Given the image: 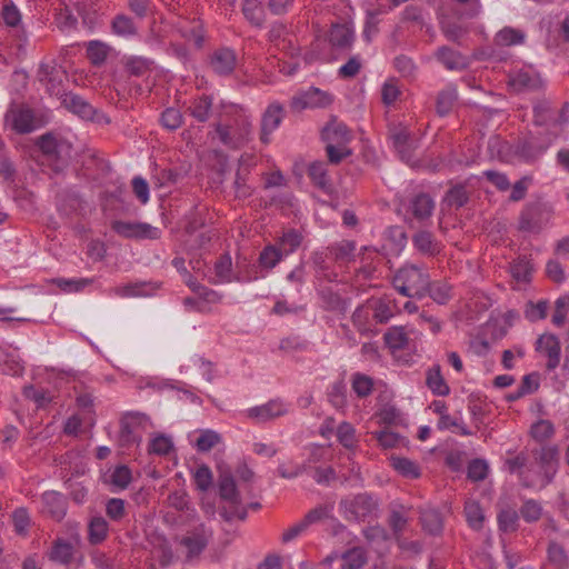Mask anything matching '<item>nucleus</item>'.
Segmentation results:
<instances>
[{"label":"nucleus","instance_id":"1","mask_svg":"<svg viewBox=\"0 0 569 569\" xmlns=\"http://www.w3.org/2000/svg\"><path fill=\"white\" fill-rule=\"evenodd\" d=\"M392 283L403 297L423 298L430 286V276L422 266L406 263L397 270Z\"/></svg>","mask_w":569,"mask_h":569},{"label":"nucleus","instance_id":"2","mask_svg":"<svg viewBox=\"0 0 569 569\" xmlns=\"http://www.w3.org/2000/svg\"><path fill=\"white\" fill-rule=\"evenodd\" d=\"M559 449L557 446H543L533 451L532 466L541 473L525 476L527 488H545L551 483L559 470Z\"/></svg>","mask_w":569,"mask_h":569},{"label":"nucleus","instance_id":"3","mask_svg":"<svg viewBox=\"0 0 569 569\" xmlns=\"http://www.w3.org/2000/svg\"><path fill=\"white\" fill-rule=\"evenodd\" d=\"M252 121L250 117L242 116L234 119L233 123H214V133L219 142L230 150H238L246 146L252 138Z\"/></svg>","mask_w":569,"mask_h":569},{"label":"nucleus","instance_id":"4","mask_svg":"<svg viewBox=\"0 0 569 569\" xmlns=\"http://www.w3.org/2000/svg\"><path fill=\"white\" fill-rule=\"evenodd\" d=\"M38 146L43 154L44 161L54 172L62 171L71 158V144L62 138L52 133L39 137Z\"/></svg>","mask_w":569,"mask_h":569},{"label":"nucleus","instance_id":"5","mask_svg":"<svg viewBox=\"0 0 569 569\" xmlns=\"http://www.w3.org/2000/svg\"><path fill=\"white\" fill-rule=\"evenodd\" d=\"M218 485L220 498L230 503V510L226 508L221 509L220 515L222 518L226 521H231L234 518L244 520L247 511L241 506V497L232 475L229 472L220 475Z\"/></svg>","mask_w":569,"mask_h":569},{"label":"nucleus","instance_id":"6","mask_svg":"<svg viewBox=\"0 0 569 569\" xmlns=\"http://www.w3.org/2000/svg\"><path fill=\"white\" fill-rule=\"evenodd\" d=\"M153 428L150 417L140 411L124 412L120 419V441L124 446L139 443L142 432Z\"/></svg>","mask_w":569,"mask_h":569},{"label":"nucleus","instance_id":"7","mask_svg":"<svg viewBox=\"0 0 569 569\" xmlns=\"http://www.w3.org/2000/svg\"><path fill=\"white\" fill-rule=\"evenodd\" d=\"M378 507L377 501L368 493H359L341 499L340 511L348 521H365Z\"/></svg>","mask_w":569,"mask_h":569},{"label":"nucleus","instance_id":"8","mask_svg":"<svg viewBox=\"0 0 569 569\" xmlns=\"http://www.w3.org/2000/svg\"><path fill=\"white\" fill-rule=\"evenodd\" d=\"M551 216L550 209L541 202L527 204L519 217V230L526 232H539Z\"/></svg>","mask_w":569,"mask_h":569},{"label":"nucleus","instance_id":"9","mask_svg":"<svg viewBox=\"0 0 569 569\" xmlns=\"http://www.w3.org/2000/svg\"><path fill=\"white\" fill-rule=\"evenodd\" d=\"M332 102L333 96L330 92L311 87L293 96L290 108L296 112H301L306 109L327 108Z\"/></svg>","mask_w":569,"mask_h":569},{"label":"nucleus","instance_id":"10","mask_svg":"<svg viewBox=\"0 0 569 569\" xmlns=\"http://www.w3.org/2000/svg\"><path fill=\"white\" fill-rule=\"evenodd\" d=\"M286 116L283 104L273 101L268 104L261 114L259 139L261 143L269 144L272 133L281 126Z\"/></svg>","mask_w":569,"mask_h":569},{"label":"nucleus","instance_id":"11","mask_svg":"<svg viewBox=\"0 0 569 569\" xmlns=\"http://www.w3.org/2000/svg\"><path fill=\"white\" fill-rule=\"evenodd\" d=\"M569 104L565 103L560 110L552 108L550 101L542 99L533 106L535 123L560 128L568 120Z\"/></svg>","mask_w":569,"mask_h":569},{"label":"nucleus","instance_id":"12","mask_svg":"<svg viewBox=\"0 0 569 569\" xmlns=\"http://www.w3.org/2000/svg\"><path fill=\"white\" fill-rule=\"evenodd\" d=\"M213 537L212 528L199 523L182 537L180 543L186 548L188 559L198 557L209 545Z\"/></svg>","mask_w":569,"mask_h":569},{"label":"nucleus","instance_id":"13","mask_svg":"<svg viewBox=\"0 0 569 569\" xmlns=\"http://www.w3.org/2000/svg\"><path fill=\"white\" fill-rule=\"evenodd\" d=\"M288 412L289 407L283 400L272 399L263 405L247 409L244 415L248 419H251L257 423H262L283 417Z\"/></svg>","mask_w":569,"mask_h":569},{"label":"nucleus","instance_id":"14","mask_svg":"<svg viewBox=\"0 0 569 569\" xmlns=\"http://www.w3.org/2000/svg\"><path fill=\"white\" fill-rule=\"evenodd\" d=\"M112 229L120 236L136 239H159L161 231L149 223L114 221Z\"/></svg>","mask_w":569,"mask_h":569},{"label":"nucleus","instance_id":"15","mask_svg":"<svg viewBox=\"0 0 569 569\" xmlns=\"http://www.w3.org/2000/svg\"><path fill=\"white\" fill-rule=\"evenodd\" d=\"M390 139L400 158L409 163L413 158L417 142L411 138L408 128L402 124L393 126L390 129Z\"/></svg>","mask_w":569,"mask_h":569},{"label":"nucleus","instance_id":"16","mask_svg":"<svg viewBox=\"0 0 569 569\" xmlns=\"http://www.w3.org/2000/svg\"><path fill=\"white\" fill-rule=\"evenodd\" d=\"M4 121L18 133H29L36 129L34 116L31 109L12 107L4 116Z\"/></svg>","mask_w":569,"mask_h":569},{"label":"nucleus","instance_id":"17","mask_svg":"<svg viewBox=\"0 0 569 569\" xmlns=\"http://www.w3.org/2000/svg\"><path fill=\"white\" fill-rule=\"evenodd\" d=\"M236 52L230 48H219L210 56V67L220 77L230 76L237 66Z\"/></svg>","mask_w":569,"mask_h":569},{"label":"nucleus","instance_id":"18","mask_svg":"<svg viewBox=\"0 0 569 569\" xmlns=\"http://www.w3.org/2000/svg\"><path fill=\"white\" fill-rule=\"evenodd\" d=\"M536 350L543 353L547 360V369L555 370L560 363L561 345L552 333L541 335L536 342Z\"/></svg>","mask_w":569,"mask_h":569},{"label":"nucleus","instance_id":"19","mask_svg":"<svg viewBox=\"0 0 569 569\" xmlns=\"http://www.w3.org/2000/svg\"><path fill=\"white\" fill-rule=\"evenodd\" d=\"M509 86L516 92H533L543 88V81L531 70H520L509 79Z\"/></svg>","mask_w":569,"mask_h":569},{"label":"nucleus","instance_id":"20","mask_svg":"<svg viewBox=\"0 0 569 569\" xmlns=\"http://www.w3.org/2000/svg\"><path fill=\"white\" fill-rule=\"evenodd\" d=\"M435 58L447 69L451 71L463 70L468 67L469 60L459 51L442 46L435 52Z\"/></svg>","mask_w":569,"mask_h":569},{"label":"nucleus","instance_id":"21","mask_svg":"<svg viewBox=\"0 0 569 569\" xmlns=\"http://www.w3.org/2000/svg\"><path fill=\"white\" fill-rule=\"evenodd\" d=\"M64 72L54 66L41 63L38 70L39 81L47 86L51 94H59L62 89Z\"/></svg>","mask_w":569,"mask_h":569},{"label":"nucleus","instance_id":"22","mask_svg":"<svg viewBox=\"0 0 569 569\" xmlns=\"http://www.w3.org/2000/svg\"><path fill=\"white\" fill-rule=\"evenodd\" d=\"M435 210V201L428 193H418L411 198L409 212L419 222L428 220Z\"/></svg>","mask_w":569,"mask_h":569},{"label":"nucleus","instance_id":"23","mask_svg":"<svg viewBox=\"0 0 569 569\" xmlns=\"http://www.w3.org/2000/svg\"><path fill=\"white\" fill-rule=\"evenodd\" d=\"M355 40V32L348 24H333L329 32V42L336 50L347 51Z\"/></svg>","mask_w":569,"mask_h":569},{"label":"nucleus","instance_id":"24","mask_svg":"<svg viewBox=\"0 0 569 569\" xmlns=\"http://www.w3.org/2000/svg\"><path fill=\"white\" fill-rule=\"evenodd\" d=\"M43 511L56 520L66 516L67 502L64 497L57 491H47L42 495Z\"/></svg>","mask_w":569,"mask_h":569},{"label":"nucleus","instance_id":"25","mask_svg":"<svg viewBox=\"0 0 569 569\" xmlns=\"http://www.w3.org/2000/svg\"><path fill=\"white\" fill-rule=\"evenodd\" d=\"M413 247L423 256L433 257L441 250L440 242L437 241L433 233L427 230H420L412 237Z\"/></svg>","mask_w":569,"mask_h":569},{"label":"nucleus","instance_id":"26","mask_svg":"<svg viewBox=\"0 0 569 569\" xmlns=\"http://www.w3.org/2000/svg\"><path fill=\"white\" fill-rule=\"evenodd\" d=\"M426 385L436 396H448L450 388L446 382L440 365L436 363L431 366L426 372Z\"/></svg>","mask_w":569,"mask_h":569},{"label":"nucleus","instance_id":"27","mask_svg":"<svg viewBox=\"0 0 569 569\" xmlns=\"http://www.w3.org/2000/svg\"><path fill=\"white\" fill-rule=\"evenodd\" d=\"M420 523L429 535H439L442 531L443 522L440 512L431 507L420 508Z\"/></svg>","mask_w":569,"mask_h":569},{"label":"nucleus","instance_id":"28","mask_svg":"<svg viewBox=\"0 0 569 569\" xmlns=\"http://www.w3.org/2000/svg\"><path fill=\"white\" fill-rule=\"evenodd\" d=\"M62 103L64 107L78 114L80 118L86 120H92L94 116V109L80 96L73 93H66L63 96Z\"/></svg>","mask_w":569,"mask_h":569},{"label":"nucleus","instance_id":"29","mask_svg":"<svg viewBox=\"0 0 569 569\" xmlns=\"http://www.w3.org/2000/svg\"><path fill=\"white\" fill-rule=\"evenodd\" d=\"M74 547L73 543L64 539H56L48 553L51 561L61 565H69L73 558Z\"/></svg>","mask_w":569,"mask_h":569},{"label":"nucleus","instance_id":"30","mask_svg":"<svg viewBox=\"0 0 569 569\" xmlns=\"http://www.w3.org/2000/svg\"><path fill=\"white\" fill-rule=\"evenodd\" d=\"M212 109L213 99L207 94L194 98L188 108L190 114L199 122H207L212 114Z\"/></svg>","mask_w":569,"mask_h":569},{"label":"nucleus","instance_id":"31","mask_svg":"<svg viewBox=\"0 0 569 569\" xmlns=\"http://www.w3.org/2000/svg\"><path fill=\"white\" fill-rule=\"evenodd\" d=\"M352 322L357 328L358 332L361 335H373L377 331L372 326V313L368 302L366 305L359 306L352 313Z\"/></svg>","mask_w":569,"mask_h":569},{"label":"nucleus","instance_id":"32","mask_svg":"<svg viewBox=\"0 0 569 569\" xmlns=\"http://www.w3.org/2000/svg\"><path fill=\"white\" fill-rule=\"evenodd\" d=\"M323 139L328 143L345 144L350 139V133L346 124L332 121L328 123L323 131Z\"/></svg>","mask_w":569,"mask_h":569},{"label":"nucleus","instance_id":"33","mask_svg":"<svg viewBox=\"0 0 569 569\" xmlns=\"http://www.w3.org/2000/svg\"><path fill=\"white\" fill-rule=\"evenodd\" d=\"M308 174L316 187L326 193L332 192V184L328 178L326 164L323 162H313L309 166Z\"/></svg>","mask_w":569,"mask_h":569},{"label":"nucleus","instance_id":"34","mask_svg":"<svg viewBox=\"0 0 569 569\" xmlns=\"http://www.w3.org/2000/svg\"><path fill=\"white\" fill-rule=\"evenodd\" d=\"M216 280L214 283H229L238 280L233 277L232 259L229 253H224L218 258L213 266Z\"/></svg>","mask_w":569,"mask_h":569},{"label":"nucleus","instance_id":"35","mask_svg":"<svg viewBox=\"0 0 569 569\" xmlns=\"http://www.w3.org/2000/svg\"><path fill=\"white\" fill-rule=\"evenodd\" d=\"M356 242L341 240L328 247L330 256L339 262H350L355 259Z\"/></svg>","mask_w":569,"mask_h":569},{"label":"nucleus","instance_id":"36","mask_svg":"<svg viewBox=\"0 0 569 569\" xmlns=\"http://www.w3.org/2000/svg\"><path fill=\"white\" fill-rule=\"evenodd\" d=\"M410 510L411 507L409 506L401 503L392 505L389 516V525L396 535L401 533L405 530L408 523V515Z\"/></svg>","mask_w":569,"mask_h":569},{"label":"nucleus","instance_id":"37","mask_svg":"<svg viewBox=\"0 0 569 569\" xmlns=\"http://www.w3.org/2000/svg\"><path fill=\"white\" fill-rule=\"evenodd\" d=\"M386 345L392 350H403L409 343V337L402 327H391L383 336Z\"/></svg>","mask_w":569,"mask_h":569},{"label":"nucleus","instance_id":"38","mask_svg":"<svg viewBox=\"0 0 569 569\" xmlns=\"http://www.w3.org/2000/svg\"><path fill=\"white\" fill-rule=\"evenodd\" d=\"M340 569H362L367 563V552L363 548L355 547L343 552Z\"/></svg>","mask_w":569,"mask_h":569},{"label":"nucleus","instance_id":"39","mask_svg":"<svg viewBox=\"0 0 569 569\" xmlns=\"http://www.w3.org/2000/svg\"><path fill=\"white\" fill-rule=\"evenodd\" d=\"M319 297L326 310L345 312L347 309L346 301L329 287L319 290Z\"/></svg>","mask_w":569,"mask_h":569},{"label":"nucleus","instance_id":"40","mask_svg":"<svg viewBox=\"0 0 569 569\" xmlns=\"http://www.w3.org/2000/svg\"><path fill=\"white\" fill-rule=\"evenodd\" d=\"M368 305L370 307L372 318L377 323H387L393 316L390 307V300L386 298L370 300L368 301Z\"/></svg>","mask_w":569,"mask_h":569},{"label":"nucleus","instance_id":"41","mask_svg":"<svg viewBox=\"0 0 569 569\" xmlns=\"http://www.w3.org/2000/svg\"><path fill=\"white\" fill-rule=\"evenodd\" d=\"M110 48L106 43L92 40L87 44V58L91 64L99 67L103 64L109 56Z\"/></svg>","mask_w":569,"mask_h":569},{"label":"nucleus","instance_id":"42","mask_svg":"<svg viewBox=\"0 0 569 569\" xmlns=\"http://www.w3.org/2000/svg\"><path fill=\"white\" fill-rule=\"evenodd\" d=\"M109 526L104 518L93 517L89 522L88 539L90 543L98 545L108 536Z\"/></svg>","mask_w":569,"mask_h":569},{"label":"nucleus","instance_id":"43","mask_svg":"<svg viewBox=\"0 0 569 569\" xmlns=\"http://www.w3.org/2000/svg\"><path fill=\"white\" fill-rule=\"evenodd\" d=\"M242 12L246 19L254 27H262L264 22V11L260 6L259 0H244L242 4Z\"/></svg>","mask_w":569,"mask_h":569},{"label":"nucleus","instance_id":"44","mask_svg":"<svg viewBox=\"0 0 569 569\" xmlns=\"http://www.w3.org/2000/svg\"><path fill=\"white\" fill-rule=\"evenodd\" d=\"M391 466L406 478L417 479L421 475L418 463L405 457H391Z\"/></svg>","mask_w":569,"mask_h":569},{"label":"nucleus","instance_id":"45","mask_svg":"<svg viewBox=\"0 0 569 569\" xmlns=\"http://www.w3.org/2000/svg\"><path fill=\"white\" fill-rule=\"evenodd\" d=\"M530 461L531 460H529L528 456L526 453H523V452H520L516 457H513L511 459H508L506 461V463L508 466V470L511 473H517L518 477H519V481H520L521 486H523L526 488H527V482H526L525 476H526V473L527 475H532L531 472H529L527 470Z\"/></svg>","mask_w":569,"mask_h":569},{"label":"nucleus","instance_id":"46","mask_svg":"<svg viewBox=\"0 0 569 569\" xmlns=\"http://www.w3.org/2000/svg\"><path fill=\"white\" fill-rule=\"evenodd\" d=\"M458 99V92L453 87H447L439 92L437 97V112L440 116H447L453 108Z\"/></svg>","mask_w":569,"mask_h":569},{"label":"nucleus","instance_id":"47","mask_svg":"<svg viewBox=\"0 0 569 569\" xmlns=\"http://www.w3.org/2000/svg\"><path fill=\"white\" fill-rule=\"evenodd\" d=\"M302 241V234L295 230H288L282 234V237L279 239L277 247L282 251L283 256H288L292 252H295L301 244Z\"/></svg>","mask_w":569,"mask_h":569},{"label":"nucleus","instance_id":"48","mask_svg":"<svg viewBox=\"0 0 569 569\" xmlns=\"http://www.w3.org/2000/svg\"><path fill=\"white\" fill-rule=\"evenodd\" d=\"M548 149V143H539L535 139L526 140L519 147V154L526 161H533L545 153Z\"/></svg>","mask_w":569,"mask_h":569},{"label":"nucleus","instance_id":"49","mask_svg":"<svg viewBox=\"0 0 569 569\" xmlns=\"http://www.w3.org/2000/svg\"><path fill=\"white\" fill-rule=\"evenodd\" d=\"M282 251L277 244H269L259 254V264L264 269L274 268L283 258Z\"/></svg>","mask_w":569,"mask_h":569},{"label":"nucleus","instance_id":"50","mask_svg":"<svg viewBox=\"0 0 569 569\" xmlns=\"http://www.w3.org/2000/svg\"><path fill=\"white\" fill-rule=\"evenodd\" d=\"M112 31L120 37H131L137 33V26L133 20L126 14H118L111 22Z\"/></svg>","mask_w":569,"mask_h":569},{"label":"nucleus","instance_id":"51","mask_svg":"<svg viewBox=\"0 0 569 569\" xmlns=\"http://www.w3.org/2000/svg\"><path fill=\"white\" fill-rule=\"evenodd\" d=\"M532 270V264L526 257H520L510 264L512 278L520 282L529 281Z\"/></svg>","mask_w":569,"mask_h":569},{"label":"nucleus","instance_id":"52","mask_svg":"<svg viewBox=\"0 0 569 569\" xmlns=\"http://www.w3.org/2000/svg\"><path fill=\"white\" fill-rule=\"evenodd\" d=\"M498 526L505 532L516 531L519 526V513L512 508L502 509L498 513Z\"/></svg>","mask_w":569,"mask_h":569},{"label":"nucleus","instance_id":"53","mask_svg":"<svg viewBox=\"0 0 569 569\" xmlns=\"http://www.w3.org/2000/svg\"><path fill=\"white\" fill-rule=\"evenodd\" d=\"M132 480L131 470L124 466H117L110 475L109 482L116 490H124Z\"/></svg>","mask_w":569,"mask_h":569},{"label":"nucleus","instance_id":"54","mask_svg":"<svg viewBox=\"0 0 569 569\" xmlns=\"http://www.w3.org/2000/svg\"><path fill=\"white\" fill-rule=\"evenodd\" d=\"M525 33L513 28H503L496 34V42L500 46H515L525 41Z\"/></svg>","mask_w":569,"mask_h":569},{"label":"nucleus","instance_id":"55","mask_svg":"<svg viewBox=\"0 0 569 569\" xmlns=\"http://www.w3.org/2000/svg\"><path fill=\"white\" fill-rule=\"evenodd\" d=\"M173 450V442L169 436L157 435L149 442V452L158 456H167Z\"/></svg>","mask_w":569,"mask_h":569},{"label":"nucleus","instance_id":"56","mask_svg":"<svg viewBox=\"0 0 569 569\" xmlns=\"http://www.w3.org/2000/svg\"><path fill=\"white\" fill-rule=\"evenodd\" d=\"M221 441V436L211 429L200 431V436L196 441V448L200 452H207L211 450Z\"/></svg>","mask_w":569,"mask_h":569},{"label":"nucleus","instance_id":"57","mask_svg":"<svg viewBox=\"0 0 569 569\" xmlns=\"http://www.w3.org/2000/svg\"><path fill=\"white\" fill-rule=\"evenodd\" d=\"M553 433L555 427L552 422L543 419L533 423L530 429L531 437L539 442L550 439Z\"/></svg>","mask_w":569,"mask_h":569},{"label":"nucleus","instance_id":"58","mask_svg":"<svg viewBox=\"0 0 569 569\" xmlns=\"http://www.w3.org/2000/svg\"><path fill=\"white\" fill-rule=\"evenodd\" d=\"M427 293L438 305H446L451 298V287L443 282L430 283Z\"/></svg>","mask_w":569,"mask_h":569},{"label":"nucleus","instance_id":"59","mask_svg":"<svg viewBox=\"0 0 569 569\" xmlns=\"http://www.w3.org/2000/svg\"><path fill=\"white\" fill-rule=\"evenodd\" d=\"M569 312V296H561L555 301V311L551 322L556 327H562Z\"/></svg>","mask_w":569,"mask_h":569},{"label":"nucleus","instance_id":"60","mask_svg":"<svg viewBox=\"0 0 569 569\" xmlns=\"http://www.w3.org/2000/svg\"><path fill=\"white\" fill-rule=\"evenodd\" d=\"M440 29L449 41L457 43H459L460 39L467 33L465 27L450 20L441 21Z\"/></svg>","mask_w":569,"mask_h":569},{"label":"nucleus","instance_id":"61","mask_svg":"<svg viewBox=\"0 0 569 569\" xmlns=\"http://www.w3.org/2000/svg\"><path fill=\"white\" fill-rule=\"evenodd\" d=\"M541 515L542 507L538 501L533 499L526 500L520 508V516L527 522L538 521Z\"/></svg>","mask_w":569,"mask_h":569},{"label":"nucleus","instance_id":"62","mask_svg":"<svg viewBox=\"0 0 569 569\" xmlns=\"http://www.w3.org/2000/svg\"><path fill=\"white\" fill-rule=\"evenodd\" d=\"M333 511V503H326L311 509L303 518V523L308 527L320 520L330 518Z\"/></svg>","mask_w":569,"mask_h":569},{"label":"nucleus","instance_id":"63","mask_svg":"<svg viewBox=\"0 0 569 569\" xmlns=\"http://www.w3.org/2000/svg\"><path fill=\"white\" fill-rule=\"evenodd\" d=\"M468 192L461 184L452 187L446 194V201L449 206L461 208L468 202Z\"/></svg>","mask_w":569,"mask_h":569},{"label":"nucleus","instance_id":"64","mask_svg":"<svg viewBox=\"0 0 569 569\" xmlns=\"http://www.w3.org/2000/svg\"><path fill=\"white\" fill-rule=\"evenodd\" d=\"M373 381L370 377L361 373H356L352 378V389L358 397H367L371 393Z\"/></svg>","mask_w":569,"mask_h":569}]
</instances>
